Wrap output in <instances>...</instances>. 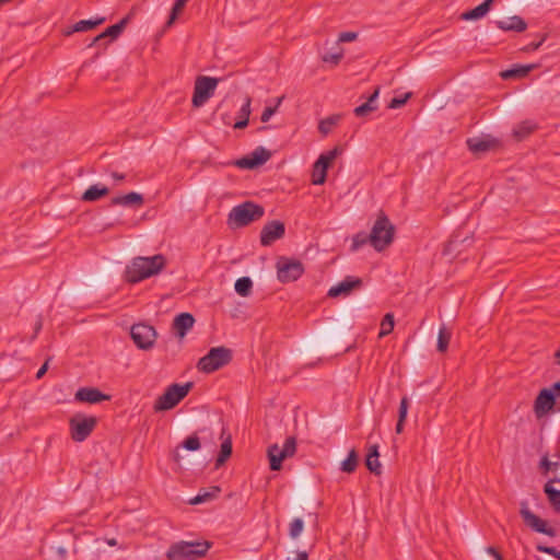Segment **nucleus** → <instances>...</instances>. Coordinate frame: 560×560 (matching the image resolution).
<instances>
[{"label": "nucleus", "instance_id": "obj_26", "mask_svg": "<svg viewBox=\"0 0 560 560\" xmlns=\"http://www.w3.org/2000/svg\"><path fill=\"white\" fill-rule=\"evenodd\" d=\"M493 0H485L476 8L468 10L462 14V20L472 21L483 18L491 9Z\"/></svg>", "mask_w": 560, "mask_h": 560}, {"label": "nucleus", "instance_id": "obj_18", "mask_svg": "<svg viewBox=\"0 0 560 560\" xmlns=\"http://www.w3.org/2000/svg\"><path fill=\"white\" fill-rule=\"evenodd\" d=\"M74 398L80 402L98 404L104 400H109L110 396L102 393L96 387H81L77 390Z\"/></svg>", "mask_w": 560, "mask_h": 560}, {"label": "nucleus", "instance_id": "obj_21", "mask_svg": "<svg viewBox=\"0 0 560 560\" xmlns=\"http://www.w3.org/2000/svg\"><path fill=\"white\" fill-rule=\"evenodd\" d=\"M497 26L502 31L524 32L527 28L525 20L518 15H512L504 20L495 22Z\"/></svg>", "mask_w": 560, "mask_h": 560}, {"label": "nucleus", "instance_id": "obj_54", "mask_svg": "<svg viewBox=\"0 0 560 560\" xmlns=\"http://www.w3.org/2000/svg\"><path fill=\"white\" fill-rule=\"evenodd\" d=\"M49 360L50 359L46 360L45 363L37 371V373H36V378L37 380L42 378L45 375V373L47 372Z\"/></svg>", "mask_w": 560, "mask_h": 560}, {"label": "nucleus", "instance_id": "obj_23", "mask_svg": "<svg viewBox=\"0 0 560 560\" xmlns=\"http://www.w3.org/2000/svg\"><path fill=\"white\" fill-rule=\"evenodd\" d=\"M380 94V88H376L374 92L368 97V100L361 104L360 106H357L353 110L354 115L357 117H365L370 115L371 113L375 112L377 109V97Z\"/></svg>", "mask_w": 560, "mask_h": 560}, {"label": "nucleus", "instance_id": "obj_59", "mask_svg": "<svg viewBox=\"0 0 560 560\" xmlns=\"http://www.w3.org/2000/svg\"><path fill=\"white\" fill-rule=\"evenodd\" d=\"M56 553L58 555V557L63 560L66 557H67V549L65 547H58L56 549Z\"/></svg>", "mask_w": 560, "mask_h": 560}, {"label": "nucleus", "instance_id": "obj_62", "mask_svg": "<svg viewBox=\"0 0 560 560\" xmlns=\"http://www.w3.org/2000/svg\"><path fill=\"white\" fill-rule=\"evenodd\" d=\"M12 0H0V8H2L4 4L11 2Z\"/></svg>", "mask_w": 560, "mask_h": 560}, {"label": "nucleus", "instance_id": "obj_1", "mask_svg": "<svg viewBox=\"0 0 560 560\" xmlns=\"http://www.w3.org/2000/svg\"><path fill=\"white\" fill-rule=\"evenodd\" d=\"M166 266V258L162 254L152 257L137 256L126 267L124 278L128 283H139L160 273Z\"/></svg>", "mask_w": 560, "mask_h": 560}, {"label": "nucleus", "instance_id": "obj_5", "mask_svg": "<svg viewBox=\"0 0 560 560\" xmlns=\"http://www.w3.org/2000/svg\"><path fill=\"white\" fill-rule=\"evenodd\" d=\"M192 386L194 384L191 382H187L183 385L177 383L170 385L155 400L153 405L154 411H166L175 408L188 395Z\"/></svg>", "mask_w": 560, "mask_h": 560}, {"label": "nucleus", "instance_id": "obj_35", "mask_svg": "<svg viewBox=\"0 0 560 560\" xmlns=\"http://www.w3.org/2000/svg\"><path fill=\"white\" fill-rule=\"evenodd\" d=\"M452 337L451 330L445 325H442L439 330L436 348L439 352H445Z\"/></svg>", "mask_w": 560, "mask_h": 560}, {"label": "nucleus", "instance_id": "obj_49", "mask_svg": "<svg viewBox=\"0 0 560 560\" xmlns=\"http://www.w3.org/2000/svg\"><path fill=\"white\" fill-rule=\"evenodd\" d=\"M342 58V52H335V54H326L323 56V61L329 62L332 65H338L339 61Z\"/></svg>", "mask_w": 560, "mask_h": 560}, {"label": "nucleus", "instance_id": "obj_20", "mask_svg": "<svg viewBox=\"0 0 560 560\" xmlns=\"http://www.w3.org/2000/svg\"><path fill=\"white\" fill-rule=\"evenodd\" d=\"M144 205V197L142 194L130 191L126 195L115 196L110 199V206H121L139 209Z\"/></svg>", "mask_w": 560, "mask_h": 560}, {"label": "nucleus", "instance_id": "obj_25", "mask_svg": "<svg viewBox=\"0 0 560 560\" xmlns=\"http://www.w3.org/2000/svg\"><path fill=\"white\" fill-rule=\"evenodd\" d=\"M109 194V188L105 185L95 184L90 186L82 195L83 201H97Z\"/></svg>", "mask_w": 560, "mask_h": 560}, {"label": "nucleus", "instance_id": "obj_51", "mask_svg": "<svg viewBox=\"0 0 560 560\" xmlns=\"http://www.w3.org/2000/svg\"><path fill=\"white\" fill-rule=\"evenodd\" d=\"M357 36L358 34L354 32H342L339 34L338 40L341 43L352 42Z\"/></svg>", "mask_w": 560, "mask_h": 560}, {"label": "nucleus", "instance_id": "obj_13", "mask_svg": "<svg viewBox=\"0 0 560 560\" xmlns=\"http://www.w3.org/2000/svg\"><path fill=\"white\" fill-rule=\"evenodd\" d=\"M339 153L340 151L336 147L332 150L319 155V158L313 165L312 184L323 185L326 182L327 170Z\"/></svg>", "mask_w": 560, "mask_h": 560}, {"label": "nucleus", "instance_id": "obj_4", "mask_svg": "<svg viewBox=\"0 0 560 560\" xmlns=\"http://www.w3.org/2000/svg\"><path fill=\"white\" fill-rule=\"evenodd\" d=\"M265 213L262 206L253 201H245L234 207L229 213V224L235 228H242L259 220Z\"/></svg>", "mask_w": 560, "mask_h": 560}, {"label": "nucleus", "instance_id": "obj_58", "mask_svg": "<svg viewBox=\"0 0 560 560\" xmlns=\"http://www.w3.org/2000/svg\"><path fill=\"white\" fill-rule=\"evenodd\" d=\"M294 560H308V553L306 551H298Z\"/></svg>", "mask_w": 560, "mask_h": 560}, {"label": "nucleus", "instance_id": "obj_29", "mask_svg": "<svg viewBox=\"0 0 560 560\" xmlns=\"http://www.w3.org/2000/svg\"><path fill=\"white\" fill-rule=\"evenodd\" d=\"M467 145L471 152L480 153L489 151L494 145V142L490 139L469 138Z\"/></svg>", "mask_w": 560, "mask_h": 560}, {"label": "nucleus", "instance_id": "obj_24", "mask_svg": "<svg viewBox=\"0 0 560 560\" xmlns=\"http://www.w3.org/2000/svg\"><path fill=\"white\" fill-rule=\"evenodd\" d=\"M105 21H106V19L103 16L97 18L95 20H81V21L77 22L75 24H73L71 27H69L68 30H66L63 32V34L66 36H70L75 32H86V31L93 30L96 26L103 24Z\"/></svg>", "mask_w": 560, "mask_h": 560}, {"label": "nucleus", "instance_id": "obj_50", "mask_svg": "<svg viewBox=\"0 0 560 560\" xmlns=\"http://www.w3.org/2000/svg\"><path fill=\"white\" fill-rule=\"evenodd\" d=\"M250 97H247L245 103L242 105L241 109H240V118H243L245 119L247 117V119H249V115H250Z\"/></svg>", "mask_w": 560, "mask_h": 560}, {"label": "nucleus", "instance_id": "obj_28", "mask_svg": "<svg viewBox=\"0 0 560 560\" xmlns=\"http://www.w3.org/2000/svg\"><path fill=\"white\" fill-rule=\"evenodd\" d=\"M537 128V125L532 120H524L517 124L513 128V137L517 141L524 140L526 137H528L532 132H534Z\"/></svg>", "mask_w": 560, "mask_h": 560}, {"label": "nucleus", "instance_id": "obj_6", "mask_svg": "<svg viewBox=\"0 0 560 560\" xmlns=\"http://www.w3.org/2000/svg\"><path fill=\"white\" fill-rule=\"evenodd\" d=\"M232 361V351L226 347H214L199 359L197 369L203 373H212L228 365Z\"/></svg>", "mask_w": 560, "mask_h": 560}, {"label": "nucleus", "instance_id": "obj_37", "mask_svg": "<svg viewBox=\"0 0 560 560\" xmlns=\"http://www.w3.org/2000/svg\"><path fill=\"white\" fill-rule=\"evenodd\" d=\"M339 118H340V116L332 115L325 119H322L318 124L319 132L324 136H327L331 131L332 127L335 125H337V122L339 121Z\"/></svg>", "mask_w": 560, "mask_h": 560}, {"label": "nucleus", "instance_id": "obj_46", "mask_svg": "<svg viewBox=\"0 0 560 560\" xmlns=\"http://www.w3.org/2000/svg\"><path fill=\"white\" fill-rule=\"evenodd\" d=\"M408 407H409L408 398L402 397L400 400L399 410H398V419L400 420V422H405V420L407 418Z\"/></svg>", "mask_w": 560, "mask_h": 560}, {"label": "nucleus", "instance_id": "obj_63", "mask_svg": "<svg viewBox=\"0 0 560 560\" xmlns=\"http://www.w3.org/2000/svg\"><path fill=\"white\" fill-rule=\"evenodd\" d=\"M107 544L109 546H115L117 542H116V539H109V540H107Z\"/></svg>", "mask_w": 560, "mask_h": 560}, {"label": "nucleus", "instance_id": "obj_10", "mask_svg": "<svg viewBox=\"0 0 560 560\" xmlns=\"http://www.w3.org/2000/svg\"><path fill=\"white\" fill-rule=\"evenodd\" d=\"M218 82L217 78L198 77L195 81L192 106L201 107L214 94Z\"/></svg>", "mask_w": 560, "mask_h": 560}, {"label": "nucleus", "instance_id": "obj_15", "mask_svg": "<svg viewBox=\"0 0 560 560\" xmlns=\"http://www.w3.org/2000/svg\"><path fill=\"white\" fill-rule=\"evenodd\" d=\"M271 158V152L264 147L256 148L250 154L235 161V165L244 170H254L265 164Z\"/></svg>", "mask_w": 560, "mask_h": 560}, {"label": "nucleus", "instance_id": "obj_30", "mask_svg": "<svg viewBox=\"0 0 560 560\" xmlns=\"http://www.w3.org/2000/svg\"><path fill=\"white\" fill-rule=\"evenodd\" d=\"M221 492V489L217 486H213L209 489L201 490L195 498L189 500L190 504H200L207 501H210L218 497V494Z\"/></svg>", "mask_w": 560, "mask_h": 560}, {"label": "nucleus", "instance_id": "obj_48", "mask_svg": "<svg viewBox=\"0 0 560 560\" xmlns=\"http://www.w3.org/2000/svg\"><path fill=\"white\" fill-rule=\"evenodd\" d=\"M558 463H552L549 460L547 455H544L540 459V468L544 470V472L549 471L550 469L557 468Z\"/></svg>", "mask_w": 560, "mask_h": 560}, {"label": "nucleus", "instance_id": "obj_19", "mask_svg": "<svg viewBox=\"0 0 560 560\" xmlns=\"http://www.w3.org/2000/svg\"><path fill=\"white\" fill-rule=\"evenodd\" d=\"M362 284V280L360 278H354L351 276L346 277L342 281L331 287L328 290L327 295L329 298H338L340 295H348L351 293L353 289L360 288Z\"/></svg>", "mask_w": 560, "mask_h": 560}, {"label": "nucleus", "instance_id": "obj_8", "mask_svg": "<svg viewBox=\"0 0 560 560\" xmlns=\"http://www.w3.org/2000/svg\"><path fill=\"white\" fill-rule=\"evenodd\" d=\"M296 452V439L294 436H289L283 447L280 448L278 444H272L267 450V455L269 458V467L273 471H278L282 467V462L289 457L294 456Z\"/></svg>", "mask_w": 560, "mask_h": 560}, {"label": "nucleus", "instance_id": "obj_41", "mask_svg": "<svg viewBox=\"0 0 560 560\" xmlns=\"http://www.w3.org/2000/svg\"><path fill=\"white\" fill-rule=\"evenodd\" d=\"M304 528V523L301 518H294L289 526V535L291 538L295 539L300 536Z\"/></svg>", "mask_w": 560, "mask_h": 560}, {"label": "nucleus", "instance_id": "obj_17", "mask_svg": "<svg viewBox=\"0 0 560 560\" xmlns=\"http://www.w3.org/2000/svg\"><path fill=\"white\" fill-rule=\"evenodd\" d=\"M131 16L132 13H129L125 18H122L118 23L107 27L104 32L95 36L88 47H92L105 38H109V42L117 39L121 35L126 26L129 24Z\"/></svg>", "mask_w": 560, "mask_h": 560}, {"label": "nucleus", "instance_id": "obj_7", "mask_svg": "<svg viewBox=\"0 0 560 560\" xmlns=\"http://www.w3.org/2000/svg\"><path fill=\"white\" fill-rule=\"evenodd\" d=\"M97 424V418L94 416H84L78 413L69 420L71 439L75 442L85 441Z\"/></svg>", "mask_w": 560, "mask_h": 560}, {"label": "nucleus", "instance_id": "obj_14", "mask_svg": "<svg viewBox=\"0 0 560 560\" xmlns=\"http://www.w3.org/2000/svg\"><path fill=\"white\" fill-rule=\"evenodd\" d=\"M557 410L555 392L550 388H542L534 401V413L541 419L552 410Z\"/></svg>", "mask_w": 560, "mask_h": 560}, {"label": "nucleus", "instance_id": "obj_60", "mask_svg": "<svg viewBox=\"0 0 560 560\" xmlns=\"http://www.w3.org/2000/svg\"><path fill=\"white\" fill-rule=\"evenodd\" d=\"M112 177L115 179V180H118V182H121L126 178V175L122 174V173H118V172H113L112 174Z\"/></svg>", "mask_w": 560, "mask_h": 560}, {"label": "nucleus", "instance_id": "obj_42", "mask_svg": "<svg viewBox=\"0 0 560 560\" xmlns=\"http://www.w3.org/2000/svg\"><path fill=\"white\" fill-rule=\"evenodd\" d=\"M282 100H283V96L279 97L277 100V103H276L275 106H267V107H265V109L262 110L261 116H260V120L262 122H267L271 118V116L273 114H276V112L278 110V107L281 104Z\"/></svg>", "mask_w": 560, "mask_h": 560}, {"label": "nucleus", "instance_id": "obj_22", "mask_svg": "<svg viewBox=\"0 0 560 560\" xmlns=\"http://www.w3.org/2000/svg\"><path fill=\"white\" fill-rule=\"evenodd\" d=\"M194 324L195 318L190 313H180L174 318L173 328L175 329L176 335L183 338Z\"/></svg>", "mask_w": 560, "mask_h": 560}, {"label": "nucleus", "instance_id": "obj_55", "mask_svg": "<svg viewBox=\"0 0 560 560\" xmlns=\"http://www.w3.org/2000/svg\"><path fill=\"white\" fill-rule=\"evenodd\" d=\"M366 456H370V458H372V457H380L378 445L377 444L371 445L369 447Z\"/></svg>", "mask_w": 560, "mask_h": 560}, {"label": "nucleus", "instance_id": "obj_34", "mask_svg": "<svg viewBox=\"0 0 560 560\" xmlns=\"http://www.w3.org/2000/svg\"><path fill=\"white\" fill-rule=\"evenodd\" d=\"M358 459L359 457L357 451L354 448L351 450L347 458L341 463L340 469L347 474L354 472L358 466Z\"/></svg>", "mask_w": 560, "mask_h": 560}, {"label": "nucleus", "instance_id": "obj_31", "mask_svg": "<svg viewBox=\"0 0 560 560\" xmlns=\"http://www.w3.org/2000/svg\"><path fill=\"white\" fill-rule=\"evenodd\" d=\"M553 480H549L545 487L544 491L553 508V510L560 513V491L552 487Z\"/></svg>", "mask_w": 560, "mask_h": 560}, {"label": "nucleus", "instance_id": "obj_16", "mask_svg": "<svg viewBox=\"0 0 560 560\" xmlns=\"http://www.w3.org/2000/svg\"><path fill=\"white\" fill-rule=\"evenodd\" d=\"M285 233L284 223L279 220H272L264 225L260 231V244L269 246L279 238H282Z\"/></svg>", "mask_w": 560, "mask_h": 560}, {"label": "nucleus", "instance_id": "obj_43", "mask_svg": "<svg viewBox=\"0 0 560 560\" xmlns=\"http://www.w3.org/2000/svg\"><path fill=\"white\" fill-rule=\"evenodd\" d=\"M365 466H366V468L371 472H373V474H375L377 476L381 475V472H382V466H381V463L378 460V457L370 458V456H366V458H365Z\"/></svg>", "mask_w": 560, "mask_h": 560}, {"label": "nucleus", "instance_id": "obj_27", "mask_svg": "<svg viewBox=\"0 0 560 560\" xmlns=\"http://www.w3.org/2000/svg\"><path fill=\"white\" fill-rule=\"evenodd\" d=\"M536 68V65H515L514 67L501 72V77L508 79H518L526 77L532 70Z\"/></svg>", "mask_w": 560, "mask_h": 560}, {"label": "nucleus", "instance_id": "obj_33", "mask_svg": "<svg viewBox=\"0 0 560 560\" xmlns=\"http://www.w3.org/2000/svg\"><path fill=\"white\" fill-rule=\"evenodd\" d=\"M234 288L238 295L246 298L252 293L253 281L249 277L238 278Z\"/></svg>", "mask_w": 560, "mask_h": 560}, {"label": "nucleus", "instance_id": "obj_64", "mask_svg": "<svg viewBox=\"0 0 560 560\" xmlns=\"http://www.w3.org/2000/svg\"><path fill=\"white\" fill-rule=\"evenodd\" d=\"M174 460L179 462V455L177 453L174 455Z\"/></svg>", "mask_w": 560, "mask_h": 560}, {"label": "nucleus", "instance_id": "obj_56", "mask_svg": "<svg viewBox=\"0 0 560 560\" xmlns=\"http://www.w3.org/2000/svg\"><path fill=\"white\" fill-rule=\"evenodd\" d=\"M248 121H249V119H247V117H246L245 119L240 118V119L234 124V128H235V129H244L245 127H247Z\"/></svg>", "mask_w": 560, "mask_h": 560}, {"label": "nucleus", "instance_id": "obj_11", "mask_svg": "<svg viewBox=\"0 0 560 560\" xmlns=\"http://www.w3.org/2000/svg\"><path fill=\"white\" fill-rule=\"evenodd\" d=\"M130 335L136 346L142 350L151 349L156 339L155 328L143 323L132 325Z\"/></svg>", "mask_w": 560, "mask_h": 560}, {"label": "nucleus", "instance_id": "obj_32", "mask_svg": "<svg viewBox=\"0 0 560 560\" xmlns=\"http://www.w3.org/2000/svg\"><path fill=\"white\" fill-rule=\"evenodd\" d=\"M231 454H232V441H231V438L229 436L221 444L220 452H219V455L215 460V467L219 468L220 466H222L228 460V458L231 456Z\"/></svg>", "mask_w": 560, "mask_h": 560}, {"label": "nucleus", "instance_id": "obj_36", "mask_svg": "<svg viewBox=\"0 0 560 560\" xmlns=\"http://www.w3.org/2000/svg\"><path fill=\"white\" fill-rule=\"evenodd\" d=\"M370 244V233L368 234L364 231L358 232L352 237V243L350 246L351 252H357L364 245Z\"/></svg>", "mask_w": 560, "mask_h": 560}, {"label": "nucleus", "instance_id": "obj_9", "mask_svg": "<svg viewBox=\"0 0 560 560\" xmlns=\"http://www.w3.org/2000/svg\"><path fill=\"white\" fill-rule=\"evenodd\" d=\"M277 277L281 283L296 281L302 277L305 269L300 260L280 257L276 264Z\"/></svg>", "mask_w": 560, "mask_h": 560}, {"label": "nucleus", "instance_id": "obj_38", "mask_svg": "<svg viewBox=\"0 0 560 560\" xmlns=\"http://www.w3.org/2000/svg\"><path fill=\"white\" fill-rule=\"evenodd\" d=\"M394 324H395L394 315L390 313H387L381 322V330H380L378 336L384 337V336L390 334L394 329Z\"/></svg>", "mask_w": 560, "mask_h": 560}, {"label": "nucleus", "instance_id": "obj_39", "mask_svg": "<svg viewBox=\"0 0 560 560\" xmlns=\"http://www.w3.org/2000/svg\"><path fill=\"white\" fill-rule=\"evenodd\" d=\"M200 446H201L200 439L196 433L186 438L182 443V447L187 451H190V452L198 451L200 448Z\"/></svg>", "mask_w": 560, "mask_h": 560}, {"label": "nucleus", "instance_id": "obj_2", "mask_svg": "<svg viewBox=\"0 0 560 560\" xmlns=\"http://www.w3.org/2000/svg\"><path fill=\"white\" fill-rule=\"evenodd\" d=\"M395 226L389 221L388 217L381 211L370 232V245L376 252H383L394 241Z\"/></svg>", "mask_w": 560, "mask_h": 560}, {"label": "nucleus", "instance_id": "obj_47", "mask_svg": "<svg viewBox=\"0 0 560 560\" xmlns=\"http://www.w3.org/2000/svg\"><path fill=\"white\" fill-rule=\"evenodd\" d=\"M536 549L538 551H540V552H545V553L551 555L557 560H560V550H558L555 547H548V546H545V545H537Z\"/></svg>", "mask_w": 560, "mask_h": 560}, {"label": "nucleus", "instance_id": "obj_61", "mask_svg": "<svg viewBox=\"0 0 560 560\" xmlns=\"http://www.w3.org/2000/svg\"><path fill=\"white\" fill-rule=\"evenodd\" d=\"M404 423L405 422H400V420L398 419L397 420V423H396V428H395V431L397 434H400L404 430Z\"/></svg>", "mask_w": 560, "mask_h": 560}, {"label": "nucleus", "instance_id": "obj_3", "mask_svg": "<svg viewBox=\"0 0 560 560\" xmlns=\"http://www.w3.org/2000/svg\"><path fill=\"white\" fill-rule=\"evenodd\" d=\"M208 541H177L170 546L166 551L167 560H197L202 558L210 549Z\"/></svg>", "mask_w": 560, "mask_h": 560}, {"label": "nucleus", "instance_id": "obj_57", "mask_svg": "<svg viewBox=\"0 0 560 560\" xmlns=\"http://www.w3.org/2000/svg\"><path fill=\"white\" fill-rule=\"evenodd\" d=\"M488 552L494 557L495 560H504L502 555L493 547H489Z\"/></svg>", "mask_w": 560, "mask_h": 560}, {"label": "nucleus", "instance_id": "obj_40", "mask_svg": "<svg viewBox=\"0 0 560 560\" xmlns=\"http://www.w3.org/2000/svg\"><path fill=\"white\" fill-rule=\"evenodd\" d=\"M188 0H176L173 8H172V11H171V14H170V18L166 22V26H171L175 20L177 19L178 14L182 12V10L185 8L186 3H187Z\"/></svg>", "mask_w": 560, "mask_h": 560}, {"label": "nucleus", "instance_id": "obj_52", "mask_svg": "<svg viewBox=\"0 0 560 560\" xmlns=\"http://www.w3.org/2000/svg\"><path fill=\"white\" fill-rule=\"evenodd\" d=\"M42 328H43V318H42V316H38V318H37V320L35 323V326H34V334L31 337V341H33V340H35L37 338V335L39 334Z\"/></svg>", "mask_w": 560, "mask_h": 560}, {"label": "nucleus", "instance_id": "obj_44", "mask_svg": "<svg viewBox=\"0 0 560 560\" xmlns=\"http://www.w3.org/2000/svg\"><path fill=\"white\" fill-rule=\"evenodd\" d=\"M410 96H411V93H406L402 96L393 97L388 104V107L393 108V109L400 108L407 103V101Z\"/></svg>", "mask_w": 560, "mask_h": 560}, {"label": "nucleus", "instance_id": "obj_53", "mask_svg": "<svg viewBox=\"0 0 560 560\" xmlns=\"http://www.w3.org/2000/svg\"><path fill=\"white\" fill-rule=\"evenodd\" d=\"M551 389L555 392L556 400H557V411H560V382L555 383L551 386Z\"/></svg>", "mask_w": 560, "mask_h": 560}, {"label": "nucleus", "instance_id": "obj_12", "mask_svg": "<svg viewBox=\"0 0 560 560\" xmlns=\"http://www.w3.org/2000/svg\"><path fill=\"white\" fill-rule=\"evenodd\" d=\"M520 514L524 523L533 530L545 534L549 537H555L557 535V530L553 527L549 526L546 521L534 514L528 509V503L526 501L521 502Z\"/></svg>", "mask_w": 560, "mask_h": 560}, {"label": "nucleus", "instance_id": "obj_45", "mask_svg": "<svg viewBox=\"0 0 560 560\" xmlns=\"http://www.w3.org/2000/svg\"><path fill=\"white\" fill-rule=\"evenodd\" d=\"M546 38H547V34H542L540 36L539 40L529 43L528 45L522 47L521 50L524 52L535 51L544 44Z\"/></svg>", "mask_w": 560, "mask_h": 560}]
</instances>
